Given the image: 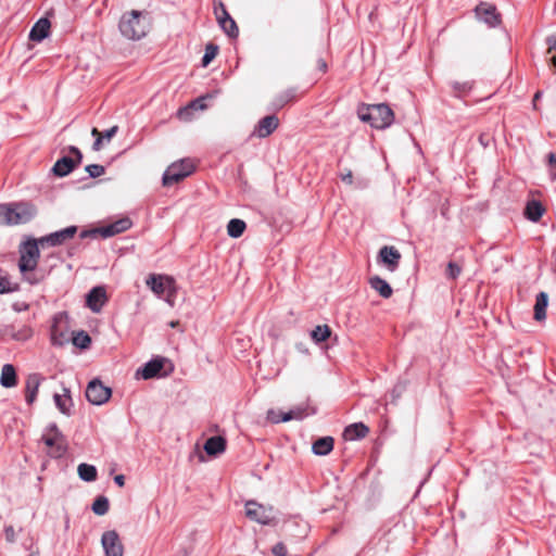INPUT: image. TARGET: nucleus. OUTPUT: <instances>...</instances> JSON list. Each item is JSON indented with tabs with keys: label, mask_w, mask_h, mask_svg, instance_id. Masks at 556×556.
I'll use <instances>...</instances> for the list:
<instances>
[{
	"label": "nucleus",
	"mask_w": 556,
	"mask_h": 556,
	"mask_svg": "<svg viewBox=\"0 0 556 556\" xmlns=\"http://www.w3.org/2000/svg\"><path fill=\"white\" fill-rule=\"evenodd\" d=\"M318 64H319V67H320L321 71L326 70L327 64H326V62L324 60H319Z\"/></svg>",
	"instance_id": "6e6d98bb"
},
{
	"label": "nucleus",
	"mask_w": 556,
	"mask_h": 556,
	"mask_svg": "<svg viewBox=\"0 0 556 556\" xmlns=\"http://www.w3.org/2000/svg\"><path fill=\"white\" fill-rule=\"evenodd\" d=\"M17 288V283L12 282L9 277L0 270V293L14 292Z\"/></svg>",
	"instance_id": "72a5a7b5"
},
{
	"label": "nucleus",
	"mask_w": 556,
	"mask_h": 556,
	"mask_svg": "<svg viewBox=\"0 0 556 556\" xmlns=\"http://www.w3.org/2000/svg\"><path fill=\"white\" fill-rule=\"evenodd\" d=\"M43 440H45V443L48 446H53L56 443V435H54V437H45Z\"/></svg>",
	"instance_id": "603ef678"
},
{
	"label": "nucleus",
	"mask_w": 556,
	"mask_h": 556,
	"mask_svg": "<svg viewBox=\"0 0 556 556\" xmlns=\"http://www.w3.org/2000/svg\"><path fill=\"white\" fill-rule=\"evenodd\" d=\"M226 448V440L223 437L216 435L206 440L204 451L211 455L216 456L223 453Z\"/></svg>",
	"instance_id": "aec40b11"
},
{
	"label": "nucleus",
	"mask_w": 556,
	"mask_h": 556,
	"mask_svg": "<svg viewBox=\"0 0 556 556\" xmlns=\"http://www.w3.org/2000/svg\"><path fill=\"white\" fill-rule=\"evenodd\" d=\"M194 109L189 103L187 106L181 108L177 112V117L182 122H190L192 119V111Z\"/></svg>",
	"instance_id": "e433bc0d"
},
{
	"label": "nucleus",
	"mask_w": 556,
	"mask_h": 556,
	"mask_svg": "<svg viewBox=\"0 0 556 556\" xmlns=\"http://www.w3.org/2000/svg\"><path fill=\"white\" fill-rule=\"evenodd\" d=\"M178 324H179V323H178L177 320H173V321H170V323H169V326H170L172 328H175V327H177V326H178Z\"/></svg>",
	"instance_id": "13d9d810"
},
{
	"label": "nucleus",
	"mask_w": 556,
	"mask_h": 556,
	"mask_svg": "<svg viewBox=\"0 0 556 556\" xmlns=\"http://www.w3.org/2000/svg\"><path fill=\"white\" fill-rule=\"evenodd\" d=\"M117 130H118V127L113 126L110 129L102 132V138L110 141L116 135Z\"/></svg>",
	"instance_id": "c03bdc74"
},
{
	"label": "nucleus",
	"mask_w": 556,
	"mask_h": 556,
	"mask_svg": "<svg viewBox=\"0 0 556 556\" xmlns=\"http://www.w3.org/2000/svg\"><path fill=\"white\" fill-rule=\"evenodd\" d=\"M217 51H218V49L216 46H214V45L206 46L205 53L202 58L203 66H207L212 62V60L216 56Z\"/></svg>",
	"instance_id": "c9c22d12"
},
{
	"label": "nucleus",
	"mask_w": 556,
	"mask_h": 556,
	"mask_svg": "<svg viewBox=\"0 0 556 556\" xmlns=\"http://www.w3.org/2000/svg\"><path fill=\"white\" fill-rule=\"evenodd\" d=\"M245 515L249 519L262 525H270L275 519L271 506H264L255 501L245 503Z\"/></svg>",
	"instance_id": "423d86ee"
},
{
	"label": "nucleus",
	"mask_w": 556,
	"mask_h": 556,
	"mask_svg": "<svg viewBox=\"0 0 556 556\" xmlns=\"http://www.w3.org/2000/svg\"><path fill=\"white\" fill-rule=\"evenodd\" d=\"M131 225L132 222L130 220V218L122 217L112 224L100 227L97 231L103 238H109L128 230L131 227Z\"/></svg>",
	"instance_id": "dca6fc26"
},
{
	"label": "nucleus",
	"mask_w": 556,
	"mask_h": 556,
	"mask_svg": "<svg viewBox=\"0 0 556 556\" xmlns=\"http://www.w3.org/2000/svg\"><path fill=\"white\" fill-rule=\"evenodd\" d=\"M369 285L384 299H389L393 293L391 286L379 276L371 277L369 279Z\"/></svg>",
	"instance_id": "a878e982"
},
{
	"label": "nucleus",
	"mask_w": 556,
	"mask_h": 556,
	"mask_svg": "<svg viewBox=\"0 0 556 556\" xmlns=\"http://www.w3.org/2000/svg\"><path fill=\"white\" fill-rule=\"evenodd\" d=\"M109 500L105 496H99L92 504V511L98 516H103L109 511Z\"/></svg>",
	"instance_id": "473e14b6"
},
{
	"label": "nucleus",
	"mask_w": 556,
	"mask_h": 556,
	"mask_svg": "<svg viewBox=\"0 0 556 556\" xmlns=\"http://www.w3.org/2000/svg\"><path fill=\"white\" fill-rule=\"evenodd\" d=\"M548 305V295L545 292H540L536 295L534 305V319L536 321H543L546 318V308Z\"/></svg>",
	"instance_id": "5701e85b"
},
{
	"label": "nucleus",
	"mask_w": 556,
	"mask_h": 556,
	"mask_svg": "<svg viewBox=\"0 0 556 556\" xmlns=\"http://www.w3.org/2000/svg\"><path fill=\"white\" fill-rule=\"evenodd\" d=\"M548 175H549L551 180L555 181L556 180V167H549Z\"/></svg>",
	"instance_id": "5fc2aeb1"
},
{
	"label": "nucleus",
	"mask_w": 556,
	"mask_h": 556,
	"mask_svg": "<svg viewBox=\"0 0 556 556\" xmlns=\"http://www.w3.org/2000/svg\"><path fill=\"white\" fill-rule=\"evenodd\" d=\"M112 395V390L105 387L100 380L90 381L86 389V397L93 405L106 403Z\"/></svg>",
	"instance_id": "6e6552de"
},
{
	"label": "nucleus",
	"mask_w": 556,
	"mask_h": 556,
	"mask_svg": "<svg viewBox=\"0 0 556 556\" xmlns=\"http://www.w3.org/2000/svg\"><path fill=\"white\" fill-rule=\"evenodd\" d=\"M479 139H480V142H481L483 146H486V143H485V139H483V136H480V138H479Z\"/></svg>",
	"instance_id": "052dcab7"
},
{
	"label": "nucleus",
	"mask_w": 556,
	"mask_h": 556,
	"mask_svg": "<svg viewBox=\"0 0 556 556\" xmlns=\"http://www.w3.org/2000/svg\"><path fill=\"white\" fill-rule=\"evenodd\" d=\"M453 87L455 90H459V91H466L470 88L468 83H464V84L455 83L453 85Z\"/></svg>",
	"instance_id": "de8ad7c7"
},
{
	"label": "nucleus",
	"mask_w": 556,
	"mask_h": 556,
	"mask_svg": "<svg viewBox=\"0 0 556 556\" xmlns=\"http://www.w3.org/2000/svg\"><path fill=\"white\" fill-rule=\"evenodd\" d=\"M549 167H556V154L549 153L547 156Z\"/></svg>",
	"instance_id": "864d4df0"
},
{
	"label": "nucleus",
	"mask_w": 556,
	"mask_h": 556,
	"mask_svg": "<svg viewBox=\"0 0 556 556\" xmlns=\"http://www.w3.org/2000/svg\"><path fill=\"white\" fill-rule=\"evenodd\" d=\"M53 400L55 406L62 414L70 415L71 408L73 406L70 389L64 387L62 393H55L53 395Z\"/></svg>",
	"instance_id": "6ab92c4d"
},
{
	"label": "nucleus",
	"mask_w": 556,
	"mask_h": 556,
	"mask_svg": "<svg viewBox=\"0 0 556 556\" xmlns=\"http://www.w3.org/2000/svg\"><path fill=\"white\" fill-rule=\"evenodd\" d=\"M308 415L309 413L307 412L306 407H295L287 413H283L281 419L282 422H287L293 419L301 420Z\"/></svg>",
	"instance_id": "7c9ffc66"
},
{
	"label": "nucleus",
	"mask_w": 556,
	"mask_h": 556,
	"mask_svg": "<svg viewBox=\"0 0 556 556\" xmlns=\"http://www.w3.org/2000/svg\"><path fill=\"white\" fill-rule=\"evenodd\" d=\"M50 22L48 18H40L31 28L29 39L40 42L48 37L50 33Z\"/></svg>",
	"instance_id": "a211bd4d"
},
{
	"label": "nucleus",
	"mask_w": 556,
	"mask_h": 556,
	"mask_svg": "<svg viewBox=\"0 0 556 556\" xmlns=\"http://www.w3.org/2000/svg\"><path fill=\"white\" fill-rule=\"evenodd\" d=\"M91 342V339L90 337L81 331V332H78L74 338H73V343L76 345V346H79L81 349H86L89 346Z\"/></svg>",
	"instance_id": "f704fd0d"
},
{
	"label": "nucleus",
	"mask_w": 556,
	"mask_h": 556,
	"mask_svg": "<svg viewBox=\"0 0 556 556\" xmlns=\"http://www.w3.org/2000/svg\"><path fill=\"white\" fill-rule=\"evenodd\" d=\"M150 29V21L147 14L139 11L125 13L119 21L121 34L130 40L143 38Z\"/></svg>",
	"instance_id": "f257e3e1"
},
{
	"label": "nucleus",
	"mask_w": 556,
	"mask_h": 556,
	"mask_svg": "<svg viewBox=\"0 0 556 556\" xmlns=\"http://www.w3.org/2000/svg\"><path fill=\"white\" fill-rule=\"evenodd\" d=\"M357 113L363 122L369 123L377 129H384L394 121L393 111L383 103L362 105Z\"/></svg>",
	"instance_id": "7ed1b4c3"
},
{
	"label": "nucleus",
	"mask_w": 556,
	"mask_h": 556,
	"mask_svg": "<svg viewBox=\"0 0 556 556\" xmlns=\"http://www.w3.org/2000/svg\"><path fill=\"white\" fill-rule=\"evenodd\" d=\"M460 267L456 263H448L446 268V275L451 279H456L460 275Z\"/></svg>",
	"instance_id": "58836bf2"
},
{
	"label": "nucleus",
	"mask_w": 556,
	"mask_h": 556,
	"mask_svg": "<svg viewBox=\"0 0 556 556\" xmlns=\"http://www.w3.org/2000/svg\"><path fill=\"white\" fill-rule=\"evenodd\" d=\"M271 552L276 556H286L287 555V548L282 543H277L273 546Z\"/></svg>",
	"instance_id": "37998d69"
},
{
	"label": "nucleus",
	"mask_w": 556,
	"mask_h": 556,
	"mask_svg": "<svg viewBox=\"0 0 556 556\" xmlns=\"http://www.w3.org/2000/svg\"><path fill=\"white\" fill-rule=\"evenodd\" d=\"M545 208L543 205L540 202L533 200L528 202L525 215L529 220L536 223L543 216Z\"/></svg>",
	"instance_id": "cd10ccee"
},
{
	"label": "nucleus",
	"mask_w": 556,
	"mask_h": 556,
	"mask_svg": "<svg viewBox=\"0 0 556 556\" xmlns=\"http://www.w3.org/2000/svg\"><path fill=\"white\" fill-rule=\"evenodd\" d=\"M212 97H213L212 94H206L204 97H200V98L193 100L192 102H190V104L194 110L204 111L207 108L205 104V99H211Z\"/></svg>",
	"instance_id": "a19ab883"
},
{
	"label": "nucleus",
	"mask_w": 556,
	"mask_h": 556,
	"mask_svg": "<svg viewBox=\"0 0 556 556\" xmlns=\"http://www.w3.org/2000/svg\"><path fill=\"white\" fill-rule=\"evenodd\" d=\"M331 334V330L327 325H319L311 332V338L316 343L326 341Z\"/></svg>",
	"instance_id": "2f4dec72"
},
{
	"label": "nucleus",
	"mask_w": 556,
	"mask_h": 556,
	"mask_svg": "<svg viewBox=\"0 0 556 556\" xmlns=\"http://www.w3.org/2000/svg\"><path fill=\"white\" fill-rule=\"evenodd\" d=\"M91 135L97 138L99 135H102V132H100L97 128H92Z\"/></svg>",
	"instance_id": "4d7b16f0"
},
{
	"label": "nucleus",
	"mask_w": 556,
	"mask_h": 556,
	"mask_svg": "<svg viewBox=\"0 0 556 556\" xmlns=\"http://www.w3.org/2000/svg\"><path fill=\"white\" fill-rule=\"evenodd\" d=\"M542 96V92L541 91H538L535 94H534V101H536L538 99H540Z\"/></svg>",
	"instance_id": "bf43d9fd"
},
{
	"label": "nucleus",
	"mask_w": 556,
	"mask_h": 556,
	"mask_svg": "<svg viewBox=\"0 0 556 556\" xmlns=\"http://www.w3.org/2000/svg\"><path fill=\"white\" fill-rule=\"evenodd\" d=\"M4 535H5V539L9 541V542H14L15 540V530L12 526H8L4 528Z\"/></svg>",
	"instance_id": "a18cd8bd"
},
{
	"label": "nucleus",
	"mask_w": 556,
	"mask_h": 556,
	"mask_svg": "<svg viewBox=\"0 0 556 556\" xmlns=\"http://www.w3.org/2000/svg\"><path fill=\"white\" fill-rule=\"evenodd\" d=\"M41 382L39 375H30L26 381V401L28 404H33L36 400L38 389Z\"/></svg>",
	"instance_id": "b1692460"
},
{
	"label": "nucleus",
	"mask_w": 556,
	"mask_h": 556,
	"mask_svg": "<svg viewBox=\"0 0 556 556\" xmlns=\"http://www.w3.org/2000/svg\"><path fill=\"white\" fill-rule=\"evenodd\" d=\"M37 211L27 202L0 204V225H18L31 220Z\"/></svg>",
	"instance_id": "f03ea898"
},
{
	"label": "nucleus",
	"mask_w": 556,
	"mask_h": 556,
	"mask_svg": "<svg viewBox=\"0 0 556 556\" xmlns=\"http://www.w3.org/2000/svg\"><path fill=\"white\" fill-rule=\"evenodd\" d=\"M70 152L76 156V160H73L70 156H63L58 160L52 167V173L55 176L64 177L80 164L83 159L80 151L76 147H70Z\"/></svg>",
	"instance_id": "9d476101"
},
{
	"label": "nucleus",
	"mask_w": 556,
	"mask_h": 556,
	"mask_svg": "<svg viewBox=\"0 0 556 556\" xmlns=\"http://www.w3.org/2000/svg\"><path fill=\"white\" fill-rule=\"evenodd\" d=\"M214 13L220 28L231 38H237L239 28L222 1H214Z\"/></svg>",
	"instance_id": "0eeeda50"
},
{
	"label": "nucleus",
	"mask_w": 556,
	"mask_h": 556,
	"mask_svg": "<svg viewBox=\"0 0 556 556\" xmlns=\"http://www.w3.org/2000/svg\"><path fill=\"white\" fill-rule=\"evenodd\" d=\"M283 413L279 412V410H275V409H269L267 412V419L273 422V424H278V422H281L282 419H281V416H282Z\"/></svg>",
	"instance_id": "79ce46f5"
},
{
	"label": "nucleus",
	"mask_w": 556,
	"mask_h": 556,
	"mask_svg": "<svg viewBox=\"0 0 556 556\" xmlns=\"http://www.w3.org/2000/svg\"><path fill=\"white\" fill-rule=\"evenodd\" d=\"M38 244H40L39 240H30L22 245L18 262V268L22 274L33 271L36 268L39 258Z\"/></svg>",
	"instance_id": "39448f33"
},
{
	"label": "nucleus",
	"mask_w": 556,
	"mask_h": 556,
	"mask_svg": "<svg viewBox=\"0 0 556 556\" xmlns=\"http://www.w3.org/2000/svg\"><path fill=\"white\" fill-rule=\"evenodd\" d=\"M279 125V119L275 115L263 117L255 126L252 136L257 138H266L273 134Z\"/></svg>",
	"instance_id": "2eb2a0df"
},
{
	"label": "nucleus",
	"mask_w": 556,
	"mask_h": 556,
	"mask_svg": "<svg viewBox=\"0 0 556 556\" xmlns=\"http://www.w3.org/2000/svg\"><path fill=\"white\" fill-rule=\"evenodd\" d=\"M368 431V428L364 424H353L345 428L343 437L345 440L353 441L366 437Z\"/></svg>",
	"instance_id": "393cba45"
},
{
	"label": "nucleus",
	"mask_w": 556,
	"mask_h": 556,
	"mask_svg": "<svg viewBox=\"0 0 556 556\" xmlns=\"http://www.w3.org/2000/svg\"><path fill=\"white\" fill-rule=\"evenodd\" d=\"M313 452L316 455L325 456L333 448V439L331 437L319 438L313 443Z\"/></svg>",
	"instance_id": "bb28decb"
},
{
	"label": "nucleus",
	"mask_w": 556,
	"mask_h": 556,
	"mask_svg": "<svg viewBox=\"0 0 556 556\" xmlns=\"http://www.w3.org/2000/svg\"><path fill=\"white\" fill-rule=\"evenodd\" d=\"M194 169V164L191 160H180L170 164L163 175V185L165 187L177 184L182 180Z\"/></svg>",
	"instance_id": "20e7f679"
},
{
	"label": "nucleus",
	"mask_w": 556,
	"mask_h": 556,
	"mask_svg": "<svg viewBox=\"0 0 556 556\" xmlns=\"http://www.w3.org/2000/svg\"><path fill=\"white\" fill-rule=\"evenodd\" d=\"M547 43H548V50L547 52L548 53H554L551 58V63L553 66L556 67V36H553V37H549L547 39Z\"/></svg>",
	"instance_id": "ea45409f"
},
{
	"label": "nucleus",
	"mask_w": 556,
	"mask_h": 556,
	"mask_svg": "<svg viewBox=\"0 0 556 556\" xmlns=\"http://www.w3.org/2000/svg\"><path fill=\"white\" fill-rule=\"evenodd\" d=\"M114 481L121 488H123L125 485V477L123 475L115 476Z\"/></svg>",
	"instance_id": "8fccbe9b"
},
{
	"label": "nucleus",
	"mask_w": 556,
	"mask_h": 556,
	"mask_svg": "<svg viewBox=\"0 0 556 556\" xmlns=\"http://www.w3.org/2000/svg\"><path fill=\"white\" fill-rule=\"evenodd\" d=\"M163 368V359L155 358L148 362L141 369L138 370V374L143 379H151L155 377Z\"/></svg>",
	"instance_id": "412c9836"
},
{
	"label": "nucleus",
	"mask_w": 556,
	"mask_h": 556,
	"mask_svg": "<svg viewBox=\"0 0 556 556\" xmlns=\"http://www.w3.org/2000/svg\"><path fill=\"white\" fill-rule=\"evenodd\" d=\"M401 253L392 245H384L378 254V262L384 265L390 271H394L400 264Z\"/></svg>",
	"instance_id": "f8f14e48"
},
{
	"label": "nucleus",
	"mask_w": 556,
	"mask_h": 556,
	"mask_svg": "<svg viewBox=\"0 0 556 556\" xmlns=\"http://www.w3.org/2000/svg\"><path fill=\"white\" fill-rule=\"evenodd\" d=\"M86 172L90 177L97 178L104 174V167L99 164H90L86 166Z\"/></svg>",
	"instance_id": "4c0bfd02"
},
{
	"label": "nucleus",
	"mask_w": 556,
	"mask_h": 556,
	"mask_svg": "<svg viewBox=\"0 0 556 556\" xmlns=\"http://www.w3.org/2000/svg\"><path fill=\"white\" fill-rule=\"evenodd\" d=\"M476 16L490 27H494L500 23L495 7L489 3H480L477 5Z\"/></svg>",
	"instance_id": "f3484780"
},
{
	"label": "nucleus",
	"mask_w": 556,
	"mask_h": 556,
	"mask_svg": "<svg viewBox=\"0 0 556 556\" xmlns=\"http://www.w3.org/2000/svg\"><path fill=\"white\" fill-rule=\"evenodd\" d=\"M176 295V292H166L165 301L170 305L174 306V298Z\"/></svg>",
	"instance_id": "3c124183"
},
{
	"label": "nucleus",
	"mask_w": 556,
	"mask_h": 556,
	"mask_svg": "<svg viewBox=\"0 0 556 556\" xmlns=\"http://www.w3.org/2000/svg\"><path fill=\"white\" fill-rule=\"evenodd\" d=\"M146 283L157 296H162L166 292H176L174 278L166 275L151 274Z\"/></svg>",
	"instance_id": "1a4fd4ad"
},
{
	"label": "nucleus",
	"mask_w": 556,
	"mask_h": 556,
	"mask_svg": "<svg viewBox=\"0 0 556 556\" xmlns=\"http://www.w3.org/2000/svg\"><path fill=\"white\" fill-rule=\"evenodd\" d=\"M102 141H103L102 135H99V137L96 138V141L93 142V146H92L94 151H99L101 149Z\"/></svg>",
	"instance_id": "09e8293b"
},
{
	"label": "nucleus",
	"mask_w": 556,
	"mask_h": 556,
	"mask_svg": "<svg viewBox=\"0 0 556 556\" xmlns=\"http://www.w3.org/2000/svg\"><path fill=\"white\" fill-rule=\"evenodd\" d=\"M78 476L86 482H92L97 479V468L93 465L80 464L77 468Z\"/></svg>",
	"instance_id": "c85d7f7f"
},
{
	"label": "nucleus",
	"mask_w": 556,
	"mask_h": 556,
	"mask_svg": "<svg viewBox=\"0 0 556 556\" xmlns=\"http://www.w3.org/2000/svg\"><path fill=\"white\" fill-rule=\"evenodd\" d=\"M101 545L105 556H124V546L115 530H109L102 534Z\"/></svg>",
	"instance_id": "9b49d317"
},
{
	"label": "nucleus",
	"mask_w": 556,
	"mask_h": 556,
	"mask_svg": "<svg viewBox=\"0 0 556 556\" xmlns=\"http://www.w3.org/2000/svg\"><path fill=\"white\" fill-rule=\"evenodd\" d=\"M76 231H77L76 226H70L62 230L55 231L53 233H50L48 236L40 238L39 243L41 245L47 244V245H51V247L60 245L63 242L72 239L75 236Z\"/></svg>",
	"instance_id": "ddd939ff"
},
{
	"label": "nucleus",
	"mask_w": 556,
	"mask_h": 556,
	"mask_svg": "<svg viewBox=\"0 0 556 556\" xmlns=\"http://www.w3.org/2000/svg\"><path fill=\"white\" fill-rule=\"evenodd\" d=\"M479 139H480V142H481L483 146H486V143H485V139H483V136H480V138H479Z\"/></svg>",
	"instance_id": "680f3d73"
},
{
	"label": "nucleus",
	"mask_w": 556,
	"mask_h": 556,
	"mask_svg": "<svg viewBox=\"0 0 556 556\" xmlns=\"http://www.w3.org/2000/svg\"><path fill=\"white\" fill-rule=\"evenodd\" d=\"M340 177H341L342 181H344L348 185H351L353 182V175H352L351 170H348L346 173L341 174Z\"/></svg>",
	"instance_id": "49530a36"
},
{
	"label": "nucleus",
	"mask_w": 556,
	"mask_h": 556,
	"mask_svg": "<svg viewBox=\"0 0 556 556\" xmlns=\"http://www.w3.org/2000/svg\"><path fill=\"white\" fill-rule=\"evenodd\" d=\"M245 227L242 219L233 218L227 225V232L231 238H239L244 232Z\"/></svg>",
	"instance_id": "c756f323"
},
{
	"label": "nucleus",
	"mask_w": 556,
	"mask_h": 556,
	"mask_svg": "<svg viewBox=\"0 0 556 556\" xmlns=\"http://www.w3.org/2000/svg\"><path fill=\"white\" fill-rule=\"evenodd\" d=\"M106 302V291L100 286L92 288L86 295V305L93 313H100Z\"/></svg>",
	"instance_id": "4468645a"
},
{
	"label": "nucleus",
	"mask_w": 556,
	"mask_h": 556,
	"mask_svg": "<svg viewBox=\"0 0 556 556\" xmlns=\"http://www.w3.org/2000/svg\"><path fill=\"white\" fill-rule=\"evenodd\" d=\"M0 383L4 388H13L17 383L16 371L13 365L5 364L2 366Z\"/></svg>",
	"instance_id": "4be33fe9"
}]
</instances>
